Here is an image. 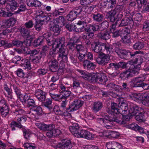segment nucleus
I'll use <instances>...</instances> for the list:
<instances>
[{"instance_id": "obj_22", "label": "nucleus", "mask_w": 149, "mask_h": 149, "mask_svg": "<svg viewBox=\"0 0 149 149\" xmlns=\"http://www.w3.org/2000/svg\"><path fill=\"white\" fill-rule=\"evenodd\" d=\"M106 146L108 149H122V146L115 141L109 142L106 143Z\"/></svg>"}, {"instance_id": "obj_20", "label": "nucleus", "mask_w": 149, "mask_h": 149, "mask_svg": "<svg viewBox=\"0 0 149 149\" xmlns=\"http://www.w3.org/2000/svg\"><path fill=\"white\" fill-rule=\"evenodd\" d=\"M56 20H53L50 22V29L51 31L54 33L56 35H58L61 31V27L56 23Z\"/></svg>"}, {"instance_id": "obj_58", "label": "nucleus", "mask_w": 149, "mask_h": 149, "mask_svg": "<svg viewBox=\"0 0 149 149\" xmlns=\"http://www.w3.org/2000/svg\"><path fill=\"white\" fill-rule=\"evenodd\" d=\"M85 55L86 54H83L80 52H79L77 54L78 58L79 60L81 61H85Z\"/></svg>"}, {"instance_id": "obj_62", "label": "nucleus", "mask_w": 149, "mask_h": 149, "mask_svg": "<svg viewBox=\"0 0 149 149\" xmlns=\"http://www.w3.org/2000/svg\"><path fill=\"white\" fill-rule=\"evenodd\" d=\"M64 94L61 97V98L62 100L64 99V100H66L67 98L71 94V92L69 91H64Z\"/></svg>"}, {"instance_id": "obj_42", "label": "nucleus", "mask_w": 149, "mask_h": 149, "mask_svg": "<svg viewBox=\"0 0 149 149\" xmlns=\"http://www.w3.org/2000/svg\"><path fill=\"white\" fill-rule=\"evenodd\" d=\"M104 47L107 54H110L113 52V48L111 45H110L109 44H104Z\"/></svg>"}, {"instance_id": "obj_41", "label": "nucleus", "mask_w": 149, "mask_h": 149, "mask_svg": "<svg viewBox=\"0 0 149 149\" xmlns=\"http://www.w3.org/2000/svg\"><path fill=\"white\" fill-rule=\"evenodd\" d=\"M99 36L102 39L105 40L108 39L110 37L109 33L107 31H104L100 33Z\"/></svg>"}, {"instance_id": "obj_10", "label": "nucleus", "mask_w": 149, "mask_h": 149, "mask_svg": "<svg viewBox=\"0 0 149 149\" xmlns=\"http://www.w3.org/2000/svg\"><path fill=\"white\" fill-rule=\"evenodd\" d=\"M130 65L131 68H129L128 70L121 74V77L128 78L132 75V73L136 74H138V72L140 70V65H139L138 66H134L133 64L131 63Z\"/></svg>"}, {"instance_id": "obj_40", "label": "nucleus", "mask_w": 149, "mask_h": 149, "mask_svg": "<svg viewBox=\"0 0 149 149\" xmlns=\"http://www.w3.org/2000/svg\"><path fill=\"white\" fill-rule=\"evenodd\" d=\"M46 55L45 53V52H40L39 54L34 57L33 59V61L34 62L38 63L41 57L45 56Z\"/></svg>"}, {"instance_id": "obj_6", "label": "nucleus", "mask_w": 149, "mask_h": 149, "mask_svg": "<svg viewBox=\"0 0 149 149\" xmlns=\"http://www.w3.org/2000/svg\"><path fill=\"white\" fill-rule=\"evenodd\" d=\"M62 42H63V40L62 41ZM60 44L61 45V47L59 49L58 52L59 56L58 60L60 61V63L59 64L60 68L61 69H63L65 67V64L64 63H66L68 61L67 55L68 54V52L65 49V47L63 45Z\"/></svg>"}, {"instance_id": "obj_8", "label": "nucleus", "mask_w": 149, "mask_h": 149, "mask_svg": "<svg viewBox=\"0 0 149 149\" xmlns=\"http://www.w3.org/2000/svg\"><path fill=\"white\" fill-rule=\"evenodd\" d=\"M145 80L144 76L134 78L132 81L134 86L136 87H141L145 90L149 89V84L142 82Z\"/></svg>"}, {"instance_id": "obj_48", "label": "nucleus", "mask_w": 149, "mask_h": 149, "mask_svg": "<svg viewBox=\"0 0 149 149\" xmlns=\"http://www.w3.org/2000/svg\"><path fill=\"white\" fill-rule=\"evenodd\" d=\"M52 101L51 99H47L46 101L44 103V105L48 109H52V107L51 105Z\"/></svg>"}, {"instance_id": "obj_32", "label": "nucleus", "mask_w": 149, "mask_h": 149, "mask_svg": "<svg viewBox=\"0 0 149 149\" xmlns=\"http://www.w3.org/2000/svg\"><path fill=\"white\" fill-rule=\"evenodd\" d=\"M120 53L122 55L126 56L130 55L131 57L134 56L135 55L141 53L142 52L140 51H136L134 52V54H132L127 50H120Z\"/></svg>"}, {"instance_id": "obj_3", "label": "nucleus", "mask_w": 149, "mask_h": 149, "mask_svg": "<svg viewBox=\"0 0 149 149\" xmlns=\"http://www.w3.org/2000/svg\"><path fill=\"white\" fill-rule=\"evenodd\" d=\"M77 71L80 74L81 77L91 82H98L104 84L107 81V77L102 73H88L80 70H78Z\"/></svg>"}, {"instance_id": "obj_16", "label": "nucleus", "mask_w": 149, "mask_h": 149, "mask_svg": "<svg viewBox=\"0 0 149 149\" xmlns=\"http://www.w3.org/2000/svg\"><path fill=\"white\" fill-rule=\"evenodd\" d=\"M110 60V56L105 54H101L96 59V61L100 65L104 66L107 65Z\"/></svg>"}, {"instance_id": "obj_45", "label": "nucleus", "mask_w": 149, "mask_h": 149, "mask_svg": "<svg viewBox=\"0 0 149 149\" xmlns=\"http://www.w3.org/2000/svg\"><path fill=\"white\" fill-rule=\"evenodd\" d=\"M30 97L27 94H25V95H22L18 98L23 103H25L26 101H28Z\"/></svg>"}, {"instance_id": "obj_59", "label": "nucleus", "mask_w": 149, "mask_h": 149, "mask_svg": "<svg viewBox=\"0 0 149 149\" xmlns=\"http://www.w3.org/2000/svg\"><path fill=\"white\" fill-rule=\"evenodd\" d=\"M138 126L135 123L130 124L127 126L128 128L134 130L136 131L137 130Z\"/></svg>"}, {"instance_id": "obj_4", "label": "nucleus", "mask_w": 149, "mask_h": 149, "mask_svg": "<svg viewBox=\"0 0 149 149\" xmlns=\"http://www.w3.org/2000/svg\"><path fill=\"white\" fill-rule=\"evenodd\" d=\"M36 126L41 130H48L46 135L49 137H52L58 136L61 133L60 130L58 129H54V126L52 125H47L45 124L40 123H36Z\"/></svg>"}, {"instance_id": "obj_31", "label": "nucleus", "mask_w": 149, "mask_h": 149, "mask_svg": "<svg viewBox=\"0 0 149 149\" xmlns=\"http://www.w3.org/2000/svg\"><path fill=\"white\" fill-rule=\"evenodd\" d=\"M83 66L85 69L93 70L96 67V65L92 62L86 60H85L83 63Z\"/></svg>"}, {"instance_id": "obj_46", "label": "nucleus", "mask_w": 149, "mask_h": 149, "mask_svg": "<svg viewBox=\"0 0 149 149\" xmlns=\"http://www.w3.org/2000/svg\"><path fill=\"white\" fill-rule=\"evenodd\" d=\"M130 61L127 63H125L123 62H120L118 64H117V69L119 68H125L127 67H128L129 65L131 64Z\"/></svg>"}, {"instance_id": "obj_5", "label": "nucleus", "mask_w": 149, "mask_h": 149, "mask_svg": "<svg viewBox=\"0 0 149 149\" xmlns=\"http://www.w3.org/2000/svg\"><path fill=\"white\" fill-rule=\"evenodd\" d=\"M83 104V102L80 100H75L72 103L68 108L65 109V110L64 112L62 111L60 115L70 117L71 116L70 112L77 110L81 107Z\"/></svg>"}, {"instance_id": "obj_51", "label": "nucleus", "mask_w": 149, "mask_h": 149, "mask_svg": "<svg viewBox=\"0 0 149 149\" xmlns=\"http://www.w3.org/2000/svg\"><path fill=\"white\" fill-rule=\"evenodd\" d=\"M93 18L94 20L97 22H100L103 19V16L100 14H94L93 16Z\"/></svg>"}, {"instance_id": "obj_9", "label": "nucleus", "mask_w": 149, "mask_h": 149, "mask_svg": "<svg viewBox=\"0 0 149 149\" xmlns=\"http://www.w3.org/2000/svg\"><path fill=\"white\" fill-rule=\"evenodd\" d=\"M109 116H105L104 118H98L97 122L108 129H111L114 125L112 121L109 120Z\"/></svg>"}, {"instance_id": "obj_26", "label": "nucleus", "mask_w": 149, "mask_h": 149, "mask_svg": "<svg viewBox=\"0 0 149 149\" xmlns=\"http://www.w3.org/2000/svg\"><path fill=\"white\" fill-rule=\"evenodd\" d=\"M42 36L43 37V39H45L46 40L47 43L49 45H52V43H53V42L55 41L56 39L53 40L52 35L50 32L45 33L43 36Z\"/></svg>"}, {"instance_id": "obj_15", "label": "nucleus", "mask_w": 149, "mask_h": 149, "mask_svg": "<svg viewBox=\"0 0 149 149\" xmlns=\"http://www.w3.org/2000/svg\"><path fill=\"white\" fill-rule=\"evenodd\" d=\"M52 146L55 148L70 149L71 148L72 145L70 140H64L57 144L52 145Z\"/></svg>"}, {"instance_id": "obj_49", "label": "nucleus", "mask_w": 149, "mask_h": 149, "mask_svg": "<svg viewBox=\"0 0 149 149\" xmlns=\"http://www.w3.org/2000/svg\"><path fill=\"white\" fill-rule=\"evenodd\" d=\"M117 104L115 103H111V111L113 112H114L116 114H118V109Z\"/></svg>"}, {"instance_id": "obj_29", "label": "nucleus", "mask_w": 149, "mask_h": 149, "mask_svg": "<svg viewBox=\"0 0 149 149\" xmlns=\"http://www.w3.org/2000/svg\"><path fill=\"white\" fill-rule=\"evenodd\" d=\"M58 63L56 60L50 61L49 63L50 70L52 72H55L58 68Z\"/></svg>"}, {"instance_id": "obj_33", "label": "nucleus", "mask_w": 149, "mask_h": 149, "mask_svg": "<svg viewBox=\"0 0 149 149\" xmlns=\"http://www.w3.org/2000/svg\"><path fill=\"white\" fill-rule=\"evenodd\" d=\"M99 29V26L98 25H88L86 30V31L87 32H93L97 31Z\"/></svg>"}, {"instance_id": "obj_37", "label": "nucleus", "mask_w": 149, "mask_h": 149, "mask_svg": "<svg viewBox=\"0 0 149 149\" xmlns=\"http://www.w3.org/2000/svg\"><path fill=\"white\" fill-rule=\"evenodd\" d=\"M21 35L25 38L29 39L31 38L29 31L24 28H21L20 30Z\"/></svg>"}, {"instance_id": "obj_34", "label": "nucleus", "mask_w": 149, "mask_h": 149, "mask_svg": "<svg viewBox=\"0 0 149 149\" xmlns=\"http://www.w3.org/2000/svg\"><path fill=\"white\" fill-rule=\"evenodd\" d=\"M133 20L131 17H126L124 18L121 21L120 26H123L129 25L132 23Z\"/></svg>"}, {"instance_id": "obj_55", "label": "nucleus", "mask_w": 149, "mask_h": 149, "mask_svg": "<svg viewBox=\"0 0 149 149\" xmlns=\"http://www.w3.org/2000/svg\"><path fill=\"white\" fill-rule=\"evenodd\" d=\"M12 42L13 45L18 47L21 46L23 44L22 41L17 40H13Z\"/></svg>"}, {"instance_id": "obj_1", "label": "nucleus", "mask_w": 149, "mask_h": 149, "mask_svg": "<svg viewBox=\"0 0 149 149\" xmlns=\"http://www.w3.org/2000/svg\"><path fill=\"white\" fill-rule=\"evenodd\" d=\"M63 12L59 11L55 9L52 13L48 14V15H44V12L41 10H38L36 13V16L34 18L36 21L35 27L36 29L38 31L42 29V25L49 21L51 17H55L59 15H62Z\"/></svg>"}, {"instance_id": "obj_50", "label": "nucleus", "mask_w": 149, "mask_h": 149, "mask_svg": "<svg viewBox=\"0 0 149 149\" xmlns=\"http://www.w3.org/2000/svg\"><path fill=\"white\" fill-rule=\"evenodd\" d=\"M87 132V131L85 130H82L81 131H79L78 134L76 135V137L85 138V137L86 136Z\"/></svg>"}, {"instance_id": "obj_18", "label": "nucleus", "mask_w": 149, "mask_h": 149, "mask_svg": "<svg viewBox=\"0 0 149 149\" xmlns=\"http://www.w3.org/2000/svg\"><path fill=\"white\" fill-rule=\"evenodd\" d=\"M146 94H141V93H132L130 94L127 96L128 98L133 100L134 101L138 102H141L144 98L143 95Z\"/></svg>"}, {"instance_id": "obj_13", "label": "nucleus", "mask_w": 149, "mask_h": 149, "mask_svg": "<svg viewBox=\"0 0 149 149\" xmlns=\"http://www.w3.org/2000/svg\"><path fill=\"white\" fill-rule=\"evenodd\" d=\"M62 39V38H57L55 41L53 42V43H52L53 49L50 50L49 54L50 55L52 56L53 57H55L56 53V49L59 47L60 44H61Z\"/></svg>"}, {"instance_id": "obj_30", "label": "nucleus", "mask_w": 149, "mask_h": 149, "mask_svg": "<svg viewBox=\"0 0 149 149\" xmlns=\"http://www.w3.org/2000/svg\"><path fill=\"white\" fill-rule=\"evenodd\" d=\"M4 89L7 93L8 96V100L9 101H11L12 102L14 101V99L13 97L12 91L11 88H9L6 84H5L3 86Z\"/></svg>"}, {"instance_id": "obj_64", "label": "nucleus", "mask_w": 149, "mask_h": 149, "mask_svg": "<svg viewBox=\"0 0 149 149\" xmlns=\"http://www.w3.org/2000/svg\"><path fill=\"white\" fill-rule=\"evenodd\" d=\"M17 76L20 77H23L24 76V73L23 70L21 69H19L17 71Z\"/></svg>"}, {"instance_id": "obj_17", "label": "nucleus", "mask_w": 149, "mask_h": 149, "mask_svg": "<svg viewBox=\"0 0 149 149\" xmlns=\"http://www.w3.org/2000/svg\"><path fill=\"white\" fill-rule=\"evenodd\" d=\"M0 108L2 116L6 117L8 113L9 110L8 106L3 100H1L0 101Z\"/></svg>"}, {"instance_id": "obj_47", "label": "nucleus", "mask_w": 149, "mask_h": 149, "mask_svg": "<svg viewBox=\"0 0 149 149\" xmlns=\"http://www.w3.org/2000/svg\"><path fill=\"white\" fill-rule=\"evenodd\" d=\"M33 111H34L36 114L39 115L41 114L42 113V109L41 107L38 106L33 107L32 108Z\"/></svg>"}, {"instance_id": "obj_11", "label": "nucleus", "mask_w": 149, "mask_h": 149, "mask_svg": "<svg viewBox=\"0 0 149 149\" xmlns=\"http://www.w3.org/2000/svg\"><path fill=\"white\" fill-rule=\"evenodd\" d=\"M8 1L10 4V8L9 9L7 6L5 10H4L3 11V17H11L13 15V14L11 13L13 10L12 8V6L13 10H15L17 6V3L15 0H8Z\"/></svg>"}, {"instance_id": "obj_21", "label": "nucleus", "mask_w": 149, "mask_h": 149, "mask_svg": "<svg viewBox=\"0 0 149 149\" xmlns=\"http://www.w3.org/2000/svg\"><path fill=\"white\" fill-rule=\"evenodd\" d=\"M75 10L70 11L67 16V19L68 21H72L75 19L77 15H81L79 12V7H77L75 8Z\"/></svg>"}, {"instance_id": "obj_53", "label": "nucleus", "mask_w": 149, "mask_h": 149, "mask_svg": "<svg viewBox=\"0 0 149 149\" xmlns=\"http://www.w3.org/2000/svg\"><path fill=\"white\" fill-rule=\"evenodd\" d=\"M70 31H75L76 30L77 27L73 24H68L65 26Z\"/></svg>"}, {"instance_id": "obj_61", "label": "nucleus", "mask_w": 149, "mask_h": 149, "mask_svg": "<svg viewBox=\"0 0 149 149\" xmlns=\"http://www.w3.org/2000/svg\"><path fill=\"white\" fill-rule=\"evenodd\" d=\"M53 110L54 112L57 114H61L62 111L59 108L58 106L55 105L54 108Z\"/></svg>"}, {"instance_id": "obj_27", "label": "nucleus", "mask_w": 149, "mask_h": 149, "mask_svg": "<svg viewBox=\"0 0 149 149\" xmlns=\"http://www.w3.org/2000/svg\"><path fill=\"white\" fill-rule=\"evenodd\" d=\"M35 95L36 97L40 101H43L45 99V93L41 90H37Z\"/></svg>"}, {"instance_id": "obj_52", "label": "nucleus", "mask_w": 149, "mask_h": 149, "mask_svg": "<svg viewBox=\"0 0 149 149\" xmlns=\"http://www.w3.org/2000/svg\"><path fill=\"white\" fill-rule=\"evenodd\" d=\"M44 40H43V37L42 36L40 37L38 39L34 41L33 43L34 46L37 47L41 45L42 43Z\"/></svg>"}, {"instance_id": "obj_36", "label": "nucleus", "mask_w": 149, "mask_h": 149, "mask_svg": "<svg viewBox=\"0 0 149 149\" xmlns=\"http://www.w3.org/2000/svg\"><path fill=\"white\" fill-rule=\"evenodd\" d=\"M108 88L111 90H113L114 91H116L119 92V91H121V87L117 85H116L115 84L111 83L110 84H108L107 85Z\"/></svg>"}, {"instance_id": "obj_57", "label": "nucleus", "mask_w": 149, "mask_h": 149, "mask_svg": "<svg viewBox=\"0 0 149 149\" xmlns=\"http://www.w3.org/2000/svg\"><path fill=\"white\" fill-rule=\"evenodd\" d=\"M94 137L95 135L93 134L88 131L86 136L85 137V139L91 140L93 139L94 138Z\"/></svg>"}, {"instance_id": "obj_12", "label": "nucleus", "mask_w": 149, "mask_h": 149, "mask_svg": "<svg viewBox=\"0 0 149 149\" xmlns=\"http://www.w3.org/2000/svg\"><path fill=\"white\" fill-rule=\"evenodd\" d=\"M85 18H82L84 20L79 21L77 23V26L76 32H81L84 31H86V29L87 27L86 23L89 22L90 19L89 18L85 17Z\"/></svg>"}, {"instance_id": "obj_44", "label": "nucleus", "mask_w": 149, "mask_h": 149, "mask_svg": "<svg viewBox=\"0 0 149 149\" xmlns=\"http://www.w3.org/2000/svg\"><path fill=\"white\" fill-rule=\"evenodd\" d=\"M144 98L142 101V104L146 106H149V95H143Z\"/></svg>"}, {"instance_id": "obj_43", "label": "nucleus", "mask_w": 149, "mask_h": 149, "mask_svg": "<svg viewBox=\"0 0 149 149\" xmlns=\"http://www.w3.org/2000/svg\"><path fill=\"white\" fill-rule=\"evenodd\" d=\"M144 45L143 43L138 42H136L133 45V47L135 49H140L143 48Z\"/></svg>"}, {"instance_id": "obj_2", "label": "nucleus", "mask_w": 149, "mask_h": 149, "mask_svg": "<svg viewBox=\"0 0 149 149\" xmlns=\"http://www.w3.org/2000/svg\"><path fill=\"white\" fill-rule=\"evenodd\" d=\"M119 7V6H117L114 10L109 11L107 14V16L110 19V21L114 22L116 20L115 24L112 25L110 29V32L113 34V36L114 37H116L119 35V31L116 29V26L123 17L122 13L120 12Z\"/></svg>"}, {"instance_id": "obj_24", "label": "nucleus", "mask_w": 149, "mask_h": 149, "mask_svg": "<svg viewBox=\"0 0 149 149\" xmlns=\"http://www.w3.org/2000/svg\"><path fill=\"white\" fill-rule=\"evenodd\" d=\"M79 127L77 123H73L72 125L69 127V130L72 134L76 137V135H77L80 130Z\"/></svg>"}, {"instance_id": "obj_35", "label": "nucleus", "mask_w": 149, "mask_h": 149, "mask_svg": "<svg viewBox=\"0 0 149 149\" xmlns=\"http://www.w3.org/2000/svg\"><path fill=\"white\" fill-rule=\"evenodd\" d=\"M123 35L121 36L122 39L124 43H128L130 42V36L129 33H125V31H124Z\"/></svg>"}, {"instance_id": "obj_23", "label": "nucleus", "mask_w": 149, "mask_h": 149, "mask_svg": "<svg viewBox=\"0 0 149 149\" xmlns=\"http://www.w3.org/2000/svg\"><path fill=\"white\" fill-rule=\"evenodd\" d=\"M118 114L116 116L115 115L114 116H110V118H109V120L112 121L113 122H116V123L120 124H125V122L123 120H122L121 118L122 114Z\"/></svg>"}, {"instance_id": "obj_7", "label": "nucleus", "mask_w": 149, "mask_h": 149, "mask_svg": "<svg viewBox=\"0 0 149 149\" xmlns=\"http://www.w3.org/2000/svg\"><path fill=\"white\" fill-rule=\"evenodd\" d=\"M130 109L128 110V112L131 114V116H135L137 114H139L136 116L135 119L139 121H142L143 120V115L140 112L141 108L136 104L133 103H130L129 104Z\"/></svg>"}, {"instance_id": "obj_60", "label": "nucleus", "mask_w": 149, "mask_h": 149, "mask_svg": "<svg viewBox=\"0 0 149 149\" xmlns=\"http://www.w3.org/2000/svg\"><path fill=\"white\" fill-rule=\"evenodd\" d=\"M76 48L77 51L80 53L83 52L85 49V48L81 44L77 45Z\"/></svg>"}, {"instance_id": "obj_39", "label": "nucleus", "mask_w": 149, "mask_h": 149, "mask_svg": "<svg viewBox=\"0 0 149 149\" xmlns=\"http://www.w3.org/2000/svg\"><path fill=\"white\" fill-rule=\"evenodd\" d=\"M102 103L100 102H96L94 103L93 107V110L95 112L99 111L102 107Z\"/></svg>"}, {"instance_id": "obj_25", "label": "nucleus", "mask_w": 149, "mask_h": 149, "mask_svg": "<svg viewBox=\"0 0 149 149\" xmlns=\"http://www.w3.org/2000/svg\"><path fill=\"white\" fill-rule=\"evenodd\" d=\"M17 20L16 18H11L8 20L3 21V25L2 27L4 26L5 27L8 28L10 26H13L15 24Z\"/></svg>"}, {"instance_id": "obj_14", "label": "nucleus", "mask_w": 149, "mask_h": 149, "mask_svg": "<svg viewBox=\"0 0 149 149\" xmlns=\"http://www.w3.org/2000/svg\"><path fill=\"white\" fill-rule=\"evenodd\" d=\"M86 5H84L82 7H79V11L81 16V18L85 19V17L88 18L87 17L88 14L91 13L93 9V8L91 6L86 7Z\"/></svg>"}, {"instance_id": "obj_54", "label": "nucleus", "mask_w": 149, "mask_h": 149, "mask_svg": "<svg viewBox=\"0 0 149 149\" xmlns=\"http://www.w3.org/2000/svg\"><path fill=\"white\" fill-rule=\"evenodd\" d=\"M23 146L26 149H36V148L34 145V144L26 143L24 144Z\"/></svg>"}, {"instance_id": "obj_56", "label": "nucleus", "mask_w": 149, "mask_h": 149, "mask_svg": "<svg viewBox=\"0 0 149 149\" xmlns=\"http://www.w3.org/2000/svg\"><path fill=\"white\" fill-rule=\"evenodd\" d=\"M13 88L15 92L17 95V97L19 98L22 95L20 90L18 87H17L15 85H14Z\"/></svg>"}, {"instance_id": "obj_19", "label": "nucleus", "mask_w": 149, "mask_h": 149, "mask_svg": "<svg viewBox=\"0 0 149 149\" xmlns=\"http://www.w3.org/2000/svg\"><path fill=\"white\" fill-rule=\"evenodd\" d=\"M130 103H129L128 104L125 101L119 103V105L118 106V113H121L122 114L125 113L128 109V106L130 108L129 104ZM130 109H129V110Z\"/></svg>"}, {"instance_id": "obj_38", "label": "nucleus", "mask_w": 149, "mask_h": 149, "mask_svg": "<svg viewBox=\"0 0 149 149\" xmlns=\"http://www.w3.org/2000/svg\"><path fill=\"white\" fill-rule=\"evenodd\" d=\"M104 44L103 43H101L98 44H95V47L92 48L93 50L95 52L98 53L101 52L102 50V46L104 47Z\"/></svg>"}, {"instance_id": "obj_28", "label": "nucleus", "mask_w": 149, "mask_h": 149, "mask_svg": "<svg viewBox=\"0 0 149 149\" xmlns=\"http://www.w3.org/2000/svg\"><path fill=\"white\" fill-rule=\"evenodd\" d=\"M21 65L22 67L25 69L30 70L31 69V65L29 61L26 59H24L21 60Z\"/></svg>"}, {"instance_id": "obj_63", "label": "nucleus", "mask_w": 149, "mask_h": 149, "mask_svg": "<svg viewBox=\"0 0 149 149\" xmlns=\"http://www.w3.org/2000/svg\"><path fill=\"white\" fill-rule=\"evenodd\" d=\"M26 9L25 6L24 5H21L18 10L15 12L16 13H19L20 12L25 11Z\"/></svg>"}]
</instances>
